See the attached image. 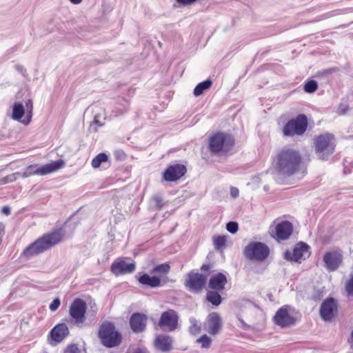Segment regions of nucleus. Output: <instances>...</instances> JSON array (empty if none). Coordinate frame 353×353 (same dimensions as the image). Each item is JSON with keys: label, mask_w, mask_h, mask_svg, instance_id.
Wrapping results in <instances>:
<instances>
[{"label": "nucleus", "mask_w": 353, "mask_h": 353, "mask_svg": "<svg viewBox=\"0 0 353 353\" xmlns=\"http://www.w3.org/2000/svg\"><path fill=\"white\" fill-rule=\"evenodd\" d=\"M301 161L302 157L299 151L283 148L274 160V168L279 175L288 178L299 172Z\"/></svg>", "instance_id": "obj_1"}, {"label": "nucleus", "mask_w": 353, "mask_h": 353, "mask_svg": "<svg viewBox=\"0 0 353 353\" xmlns=\"http://www.w3.org/2000/svg\"><path fill=\"white\" fill-rule=\"evenodd\" d=\"M66 229L67 226L65 225L61 228L43 235L23 250V256L29 259L50 249L61 242L67 235Z\"/></svg>", "instance_id": "obj_2"}, {"label": "nucleus", "mask_w": 353, "mask_h": 353, "mask_svg": "<svg viewBox=\"0 0 353 353\" xmlns=\"http://www.w3.org/2000/svg\"><path fill=\"white\" fill-rule=\"evenodd\" d=\"M234 143V138L232 135L217 132L209 138L208 148L210 152L214 154L221 152H228L232 149Z\"/></svg>", "instance_id": "obj_3"}, {"label": "nucleus", "mask_w": 353, "mask_h": 353, "mask_svg": "<svg viewBox=\"0 0 353 353\" xmlns=\"http://www.w3.org/2000/svg\"><path fill=\"white\" fill-rule=\"evenodd\" d=\"M314 145L318 159L327 161L335 150L334 136L330 133L320 134L314 139Z\"/></svg>", "instance_id": "obj_4"}, {"label": "nucleus", "mask_w": 353, "mask_h": 353, "mask_svg": "<svg viewBox=\"0 0 353 353\" xmlns=\"http://www.w3.org/2000/svg\"><path fill=\"white\" fill-rule=\"evenodd\" d=\"M64 165L65 161L61 159L41 166L37 164L30 165L25 168L21 177L27 178L32 175L44 176L60 170Z\"/></svg>", "instance_id": "obj_5"}, {"label": "nucleus", "mask_w": 353, "mask_h": 353, "mask_svg": "<svg viewBox=\"0 0 353 353\" xmlns=\"http://www.w3.org/2000/svg\"><path fill=\"white\" fill-rule=\"evenodd\" d=\"M307 126V116L304 114H299L295 118L288 121L282 131L285 137L301 136L306 132Z\"/></svg>", "instance_id": "obj_6"}, {"label": "nucleus", "mask_w": 353, "mask_h": 353, "mask_svg": "<svg viewBox=\"0 0 353 353\" xmlns=\"http://www.w3.org/2000/svg\"><path fill=\"white\" fill-rule=\"evenodd\" d=\"M243 254L251 261L262 262L268 257L270 249L264 243L251 241L244 248Z\"/></svg>", "instance_id": "obj_7"}, {"label": "nucleus", "mask_w": 353, "mask_h": 353, "mask_svg": "<svg viewBox=\"0 0 353 353\" xmlns=\"http://www.w3.org/2000/svg\"><path fill=\"white\" fill-rule=\"evenodd\" d=\"M99 337L101 343L107 347H116L121 341V334L116 331L114 325L111 323H104L101 325Z\"/></svg>", "instance_id": "obj_8"}, {"label": "nucleus", "mask_w": 353, "mask_h": 353, "mask_svg": "<svg viewBox=\"0 0 353 353\" xmlns=\"http://www.w3.org/2000/svg\"><path fill=\"white\" fill-rule=\"evenodd\" d=\"M87 305L81 299H76L71 303L69 314L74 324L81 326L85 321Z\"/></svg>", "instance_id": "obj_9"}, {"label": "nucleus", "mask_w": 353, "mask_h": 353, "mask_svg": "<svg viewBox=\"0 0 353 353\" xmlns=\"http://www.w3.org/2000/svg\"><path fill=\"white\" fill-rule=\"evenodd\" d=\"M207 281V276L191 272L188 274L185 286L191 292H199L204 288Z\"/></svg>", "instance_id": "obj_10"}, {"label": "nucleus", "mask_w": 353, "mask_h": 353, "mask_svg": "<svg viewBox=\"0 0 353 353\" xmlns=\"http://www.w3.org/2000/svg\"><path fill=\"white\" fill-rule=\"evenodd\" d=\"M309 246L304 243H298L294 248L293 252L286 251L284 254V258L290 261L301 263L310 256Z\"/></svg>", "instance_id": "obj_11"}, {"label": "nucleus", "mask_w": 353, "mask_h": 353, "mask_svg": "<svg viewBox=\"0 0 353 353\" xmlns=\"http://www.w3.org/2000/svg\"><path fill=\"white\" fill-rule=\"evenodd\" d=\"M187 172L186 167L183 164L169 165L163 172V179L168 182H174L180 179Z\"/></svg>", "instance_id": "obj_12"}, {"label": "nucleus", "mask_w": 353, "mask_h": 353, "mask_svg": "<svg viewBox=\"0 0 353 353\" xmlns=\"http://www.w3.org/2000/svg\"><path fill=\"white\" fill-rule=\"evenodd\" d=\"M179 316L174 310H170L162 313L159 325L168 331L174 330L178 325Z\"/></svg>", "instance_id": "obj_13"}, {"label": "nucleus", "mask_w": 353, "mask_h": 353, "mask_svg": "<svg viewBox=\"0 0 353 353\" xmlns=\"http://www.w3.org/2000/svg\"><path fill=\"white\" fill-rule=\"evenodd\" d=\"M293 228L290 222H281L274 228H270L272 236L278 240L288 239L292 234Z\"/></svg>", "instance_id": "obj_14"}, {"label": "nucleus", "mask_w": 353, "mask_h": 353, "mask_svg": "<svg viewBox=\"0 0 353 353\" xmlns=\"http://www.w3.org/2000/svg\"><path fill=\"white\" fill-rule=\"evenodd\" d=\"M337 314V303L333 298L325 299L321 304L320 314L325 321H330Z\"/></svg>", "instance_id": "obj_15"}, {"label": "nucleus", "mask_w": 353, "mask_h": 353, "mask_svg": "<svg viewBox=\"0 0 353 353\" xmlns=\"http://www.w3.org/2000/svg\"><path fill=\"white\" fill-rule=\"evenodd\" d=\"M276 325L285 327L295 323L296 319L289 313L288 306L280 308L274 316Z\"/></svg>", "instance_id": "obj_16"}, {"label": "nucleus", "mask_w": 353, "mask_h": 353, "mask_svg": "<svg viewBox=\"0 0 353 353\" xmlns=\"http://www.w3.org/2000/svg\"><path fill=\"white\" fill-rule=\"evenodd\" d=\"M134 263H127L123 259H119L111 265V271L115 275L132 273L135 270Z\"/></svg>", "instance_id": "obj_17"}, {"label": "nucleus", "mask_w": 353, "mask_h": 353, "mask_svg": "<svg viewBox=\"0 0 353 353\" xmlns=\"http://www.w3.org/2000/svg\"><path fill=\"white\" fill-rule=\"evenodd\" d=\"M173 338L165 334L157 335L154 341V345L156 349L163 352H168L173 349Z\"/></svg>", "instance_id": "obj_18"}, {"label": "nucleus", "mask_w": 353, "mask_h": 353, "mask_svg": "<svg viewBox=\"0 0 353 353\" xmlns=\"http://www.w3.org/2000/svg\"><path fill=\"white\" fill-rule=\"evenodd\" d=\"M341 260V254L336 252H327L323 256V261L330 271L336 270L339 268Z\"/></svg>", "instance_id": "obj_19"}, {"label": "nucleus", "mask_w": 353, "mask_h": 353, "mask_svg": "<svg viewBox=\"0 0 353 353\" xmlns=\"http://www.w3.org/2000/svg\"><path fill=\"white\" fill-rule=\"evenodd\" d=\"M147 317L145 315L140 313H134L132 315L130 324L132 330L134 332H143L146 327Z\"/></svg>", "instance_id": "obj_20"}, {"label": "nucleus", "mask_w": 353, "mask_h": 353, "mask_svg": "<svg viewBox=\"0 0 353 353\" xmlns=\"http://www.w3.org/2000/svg\"><path fill=\"white\" fill-rule=\"evenodd\" d=\"M69 334L68 325L65 323L57 325L50 332L51 339L57 343L61 342Z\"/></svg>", "instance_id": "obj_21"}, {"label": "nucleus", "mask_w": 353, "mask_h": 353, "mask_svg": "<svg viewBox=\"0 0 353 353\" xmlns=\"http://www.w3.org/2000/svg\"><path fill=\"white\" fill-rule=\"evenodd\" d=\"M208 332L212 335L216 334L221 327V319L216 312L210 313L207 319Z\"/></svg>", "instance_id": "obj_22"}, {"label": "nucleus", "mask_w": 353, "mask_h": 353, "mask_svg": "<svg viewBox=\"0 0 353 353\" xmlns=\"http://www.w3.org/2000/svg\"><path fill=\"white\" fill-rule=\"evenodd\" d=\"M226 283V276L222 273H218L210 278L209 287L213 290L221 291L224 289Z\"/></svg>", "instance_id": "obj_23"}, {"label": "nucleus", "mask_w": 353, "mask_h": 353, "mask_svg": "<svg viewBox=\"0 0 353 353\" xmlns=\"http://www.w3.org/2000/svg\"><path fill=\"white\" fill-rule=\"evenodd\" d=\"M139 281L145 285H148L151 288H155L161 285V281L159 276H150L147 274H144L139 279Z\"/></svg>", "instance_id": "obj_24"}, {"label": "nucleus", "mask_w": 353, "mask_h": 353, "mask_svg": "<svg viewBox=\"0 0 353 353\" xmlns=\"http://www.w3.org/2000/svg\"><path fill=\"white\" fill-rule=\"evenodd\" d=\"M26 109L22 103L15 102L12 106V118L14 121H23L22 118L25 115Z\"/></svg>", "instance_id": "obj_25"}, {"label": "nucleus", "mask_w": 353, "mask_h": 353, "mask_svg": "<svg viewBox=\"0 0 353 353\" xmlns=\"http://www.w3.org/2000/svg\"><path fill=\"white\" fill-rule=\"evenodd\" d=\"M25 109L26 111V115L25 118L21 121V123L26 125H28L32 118L33 114V102L32 99H28L25 101Z\"/></svg>", "instance_id": "obj_26"}, {"label": "nucleus", "mask_w": 353, "mask_h": 353, "mask_svg": "<svg viewBox=\"0 0 353 353\" xmlns=\"http://www.w3.org/2000/svg\"><path fill=\"white\" fill-rule=\"evenodd\" d=\"M212 84V81L208 79L202 82L198 83L194 89V94L196 97L201 95L205 91L208 90Z\"/></svg>", "instance_id": "obj_27"}, {"label": "nucleus", "mask_w": 353, "mask_h": 353, "mask_svg": "<svg viewBox=\"0 0 353 353\" xmlns=\"http://www.w3.org/2000/svg\"><path fill=\"white\" fill-rule=\"evenodd\" d=\"M170 270V266L168 263H163L155 266L151 271L152 274H157L160 277L166 276Z\"/></svg>", "instance_id": "obj_28"}, {"label": "nucleus", "mask_w": 353, "mask_h": 353, "mask_svg": "<svg viewBox=\"0 0 353 353\" xmlns=\"http://www.w3.org/2000/svg\"><path fill=\"white\" fill-rule=\"evenodd\" d=\"M108 161V156L105 152H101L97 154L91 162V165L94 168H98L103 163Z\"/></svg>", "instance_id": "obj_29"}, {"label": "nucleus", "mask_w": 353, "mask_h": 353, "mask_svg": "<svg viewBox=\"0 0 353 353\" xmlns=\"http://www.w3.org/2000/svg\"><path fill=\"white\" fill-rule=\"evenodd\" d=\"M207 300L214 305H219L221 302L220 294L214 291H209L206 295Z\"/></svg>", "instance_id": "obj_30"}, {"label": "nucleus", "mask_w": 353, "mask_h": 353, "mask_svg": "<svg viewBox=\"0 0 353 353\" xmlns=\"http://www.w3.org/2000/svg\"><path fill=\"white\" fill-rule=\"evenodd\" d=\"M318 88L317 82L314 80H309L305 82L303 90L307 93H313Z\"/></svg>", "instance_id": "obj_31"}, {"label": "nucleus", "mask_w": 353, "mask_h": 353, "mask_svg": "<svg viewBox=\"0 0 353 353\" xmlns=\"http://www.w3.org/2000/svg\"><path fill=\"white\" fill-rule=\"evenodd\" d=\"M214 247L216 250H221L226 243L225 236H215L213 239Z\"/></svg>", "instance_id": "obj_32"}, {"label": "nucleus", "mask_w": 353, "mask_h": 353, "mask_svg": "<svg viewBox=\"0 0 353 353\" xmlns=\"http://www.w3.org/2000/svg\"><path fill=\"white\" fill-rule=\"evenodd\" d=\"M190 323L191 324L189 329L190 332L194 335L199 334L201 331V327L198 324L197 321L194 318H191L190 319Z\"/></svg>", "instance_id": "obj_33"}, {"label": "nucleus", "mask_w": 353, "mask_h": 353, "mask_svg": "<svg viewBox=\"0 0 353 353\" xmlns=\"http://www.w3.org/2000/svg\"><path fill=\"white\" fill-rule=\"evenodd\" d=\"M151 205L156 209H161L164 205L162 196L154 195L151 199Z\"/></svg>", "instance_id": "obj_34"}, {"label": "nucleus", "mask_w": 353, "mask_h": 353, "mask_svg": "<svg viewBox=\"0 0 353 353\" xmlns=\"http://www.w3.org/2000/svg\"><path fill=\"white\" fill-rule=\"evenodd\" d=\"M63 353H85V350L80 349L76 344H70L65 347Z\"/></svg>", "instance_id": "obj_35"}, {"label": "nucleus", "mask_w": 353, "mask_h": 353, "mask_svg": "<svg viewBox=\"0 0 353 353\" xmlns=\"http://www.w3.org/2000/svg\"><path fill=\"white\" fill-rule=\"evenodd\" d=\"M197 342L201 344L202 347L208 348L210 346L212 341L209 336H208L206 334H204L201 338L197 339Z\"/></svg>", "instance_id": "obj_36"}, {"label": "nucleus", "mask_w": 353, "mask_h": 353, "mask_svg": "<svg viewBox=\"0 0 353 353\" xmlns=\"http://www.w3.org/2000/svg\"><path fill=\"white\" fill-rule=\"evenodd\" d=\"M338 68H327V69H324V70H320L317 72L316 74V77H327L328 75L338 71Z\"/></svg>", "instance_id": "obj_37"}, {"label": "nucleus", "mask_w": 353, "mask_h": 353, "mask_svg": "<svg viewBox=\"0 0 353 353\" xmlns=\"http://www.w3.org/2000/svg\"><path fill=\"white\" fill-rule=\"evenodd\" d=\"M226 229L232 234L236 233L239 229L237 222H228Z\"/></svg>", "instance_id": "obj_38"}, {"label": "nucleus", "mask_w": 353, "mask_h": 353, "mask_svg": "<svg viewBox=\"0 0 353 353\" xmlns=\"http://www.w3.org/2000/svg\"><path fill=\"white\" fill-rule=\"evenodd\" d=\"M346 291L350 296H353V276L350 279L345 285Z\"/></svg>", "instance_id": "obj_39"}, {"label": "nucleus", "mask_w": 353, "mask_h": 353, "mask_svg": "<svg viewBox=\"0 0 353 353\" xmlns=\"http://www.w3.org/2000/svg\"><path fill=\"white\" fill-rule=\"evenodd\" d=\"M14 181H16V179H14V175L11 174L0 179V184H6L8 183H12Z\"/></svg>", "instance_id": "obj_40"}, {"label": "nucleus", "mask_w": 353, "mask_h": 353, "mask_svg": "<svg viewBox=\"0 0 353 353\" xmlns=\"http://www.w3.org/2000/svg\"><path fill=\"white\" fill-rule=\"evenodd\" d=\"M61 301L59 298H57L53 300V301L50 305V310L52 312L56 311L58 307L60 306Z\"/></svg>", "instance_id": "obj_41"}, {"label": "nucleus", "mask_w": 353, "mask_h": 353, "mask_svg": "<svg viewBox=\"0 0 353 353\" xmlns=\"http://www.w3.org/2000/svg\"><path fill=\"white\" fill-rule=\"evenodd\" d=\"M114 154L117 160H124L125 158V154L121 150H115Z\"/></svg>", "instance_id": "obj_42"}, {"label": "nucleus", "mask_w": 353, "mask_h": 353, "mask_svg": "<svg viewBox=\"0 0 353 353\" xmlns=\"http://www.w3.org/2000/svg\"><path fill=\"white\" fill-rule=\"evenodd\" d=\"M181 6L192 5L196 2L198 0H175Z\"/></svg>", "instance_id": "obj_43"}, {"label": "nucleus", "mask_w": 353, "mask_h": 353, "mask_svg": "<svg viewBox=\"0 0 353 353\" xmlns=\"http://www.w3.org/2000/svg\"><path fill=\"white\" fill-rule=\"evenodd\" d=\"M14 68H15V70L18 72L21 73L23 77L26 76V69L23 65L17 64V65H15Z\"/></svg>", "instance_id": "obj_44"}, {"label": "nucleus", "mask_w": 353, "mask_h": 353, "mask_svg": "<svg viewBox=\"0 0 353 353\" xmlns=\"http://www.w3.org/2000/svg\"><path fill=\"white\" fill-rule=\"evenodd\" d=\"M239 189L235 187H231L230 194L233 198H236L239 196Z\"/></svg>", "instance_id": "obj_45"}, {"label": "nucleus", "mask_w": 353, "mask_h": 353, "mask_svg": "<svg viewBox=\"0 0 353 353\" xmlns=\"http://www.w3.org/2000/svg\"><path fill=\"white\" fill-rule=\"evenodd\" d=\"M348 110V107L345 105L341 104L339 108V111L340 114H345Z\"/></svg>", "instance_id": "obj_46"}, {"label": "nucleus", "mask_w": 353, "mask_h": 353, "mask_svg": "<svg viewBox=\"0 0 353 353\" xmlns=\"http://www.w3.org/2000/svg\"><path fill=\"white\" fill-rule=\"evenodd\" d=\"M1 213L6 215H9L10 214V208L8 205H5L1 209Z\"/></svg>", "instance_id": "obj_47"}, {"label": "nucleus", "mask_w": 353, "mask_h": 353, "mask_svg": "<svg viewBox=\"0 0 353 353\" xmlns=\"http://www.w3.org/2000/svg\"><path fill=\"white\" fill-rule=\"evenodd\" d=\"M133 353H150V352L143 348H138Z\"/></svg>", "instance_id": "obj_48"}, {"label": "nucleus", "mask_w": 353, "mask_h": 353, "mask_svg": "<svg viewBox=\"0 0 353 353\" xmlns=\"http://www.w3.org/2000/svg\"><path fill=\"white\" fill-rule=\"evenodd\" d=\"M12 174L14 176V179L17 180L18 178L21 177L22 173L17 172L12 173Z\"/></svg>", "instance_id": "obj_49"}, {"label": "nucleus", "mask_w": 353, "mask_h": 353, "mask_svg": "<svg viewBox=\"0 0 353 353\" xmlns=\"http://www.w3.org/2000/svg\"><path fill=\"white\" fill-rule=\"evenodd\" d=\"M289 217H290L289 215L285 214L281 217H279V218L276 219L274 221H283V218L286 219V218H289Z\"/></svg>", "instance_id": "obj_50"}, {"label": "nucleus", "mask_w": 353, "mask_h": 353, "mask_svg": "<svg viewBox=\"0 0 353 353\" xmlns=\"http://www.w3.org/2000/svg\"><path fill=\"white\" fill-rule=\"evenodd\" d=\"M201 270L203 271H207L209 270V265H203L201 267Z\"/></svg>", "instance_id": "obj_51"}, {"label": "nucleus", "mask_w": 353, "mask_h": 353, "mask_svg": "<svg viewBox=\"0 0 353 353\" xmlns=\"http://www.w3.org/2000/svg\"><path fill=\"white\" fill-rule=\"evenodd\" d=\"M70 1L74 4H78L82 1V0H70Z\"/></svg>", "instance_id": "obj_52"}, {"label": "nucleus", "mask_w": 353, "mask_h": 353, "mask_svg": "<svg viewBox=\"0 0 353 353\" xmlns=\"http://www.w3.org/2000/svg\"><path fill=\"white\" fill-rule=\"evenodd\" d=\"M94 122L95 123L99 124V126H101V125H102V124L99 123V120L97 119V116H95V117H94Z\"/></svg>", "instance_id": "obj_53"}, {"label": "nucleus", "mask_w": 353, "mask_h": 353, "mask_svg": "<svg viewBox=\"0 0 353 353\" xmlns=\"http://www.w3.org/2000/svg\"><path fill=\"white\" fill-rule=\"evenodd\" d=\"M73 215L70 216L68 221H70L72 218Z\"/></svg>", "instance_id": "obj_54"}]
</instances>
